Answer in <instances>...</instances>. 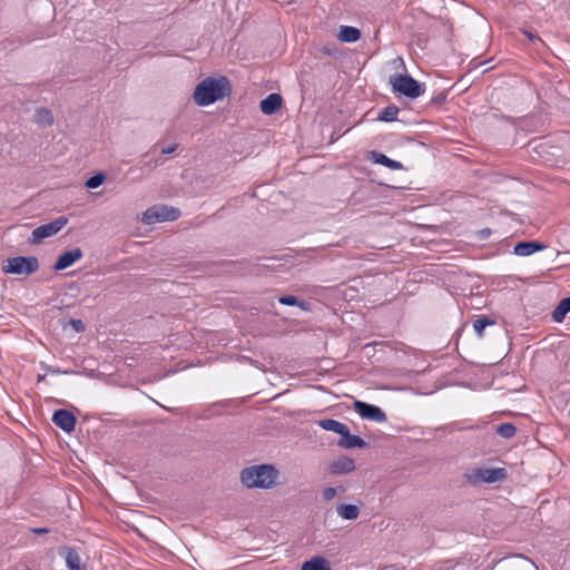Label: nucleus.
Returning <instances> with one entry per match:
<instances>
[{
	"mask_svg": "<svg viewBox=\"0 0 570 570\" xmlns=\"http://www.w3.org/2000/svg\"><path fill=\"white\" fill-rule=\"evenodd\" d=\"M230 86L226 77H208L199 82L194 91V99L198 106H208L229 95Z\"/></svg>",
	"mask_w": 570,
	"mask_h": 570,
	"instance_id": "1",
	"label": "nucleus"
},
{
	"mask_svg": "<svg viewBox=\"0 0 570 570\" xmlns=\"http://www.w3.org/2000/svg\"><path fill=\"white\" fill-rule=\"evenodd\" d=\"M279 472L271 464L245 468L240 472L242 483L249 489H272L276 487Z\"/></svg>",
	"mask_w": 570,
	"mask_h": 570,
	"instance_id": "2",
	"label": "nucleus"
},
{
	"mask_svg": "<svg viewBox=\"0 0 570 570\" xmlns=\"http://www.w3.org/2000/svg\"><path fill=\"white\" fill-rule=\"evenodd\" d=\"M464 476L472 484L495 483L507 478V471L504 468H473Z\"/></svg>",
	"mask_w": 570,
	"mask_h": 570,
	"instance_id": "3",
	"label": "nucleus"
},
{
	"mask_svg": "<svg viewBox=\"0 0 570 570\" xmlns=\"http://www.w3.org/2000/svg\"><path fill=\"white\" fill-rule=\"evenodd\" d=\"M390 83L393 92L401 94L411 99H415L424 92L422 86L414 78L407 75L391 76Z\"/></svg>",
	"mask_w": 570,
	"mask_h": 570,
	"instance_id": "4",
	"label": "nucleus"
},
{
	"mask_svg": "<svg viewBox=\"0 0 570 570\" xmlns=\"http://www.w3.org/2000/svg\"><path fill=\"white\" fill-rule=\"evenodd\" d=\"M180 216V210L167 205H155L142 214V223L151 225L159 222H173Z\"/></svg>",
	"mask_w": 570,
	"mask_h": 570,
	"instance_id": "5",
	"label": "nucleus"
},
{
	"mask_svg": "<svg viewBox=\"0 0 570 570\" xmlns=\"http://www.w3.org/2000/svg\"><path fill=\"white\" fill-rule=\"evenodd\" d=\"M39 262L37 257L16 256L8 258L7 265L3 266V272L7 274L30 275L38 271Z\"/></svg>",
	"mask_w": 570,
	"mask_h": 570,
	"instance_id": "6",
	"label": "nucleus"
},
{
	"mask_svg": "<svg viewBox=\"0 0 570 570\" xmlns=\"http://www.w3.org/2000/svg\"><path fill=\"white\" fill-rule=\"evenodd\" d=\"M68 223L67 217L59 216L58 218L49 222L47 224L40 225L32 230L31 237L29 242L31 244H39L45 238L51 237L60 232Z\"/></svg>",
	"mask_w": 570,
	"mask_h": 570,
	"instance_id": "7",
	"label": "nucleus"
},
{
	"mask_svg": "<svg viewBox=\"0 0 570 570\" xmlns=\"http://www.w3.org/2000/svg\"><path fill=\"white\" fill-rule=\"evenodd\" d=\"M354 409L360 414V416L365 420H371V421L382 423V422H385L387 419L384 411L381 407L373 405V404H367L362 401H356L354 403Z\"/></svg>",
	"mask_w": 570,
	"mask_h": 570,
	"instance_id": "8",
	"label": "nucleus"
},
{
	"mask_svg": "<svg viewBox=\"0 0 570 570\" xmlns=\"http://www.w3.org/2000/svg\"><path fill=\"white\" fill-rule=\"evenodd\" d=\"M52 422L62 431L70 433L75 429L76 417L68 410H57L52 415Z\"/></svg>",
	"mask_w": 570,
	"mask_h": 570,
	"instance_id": "9",
	"label": "nucleus"
},
{
	"mask_svg": "<svg viewBox=\"0 0 570 570\" xmlns=\"http://www.w3.org/2000/svg\"><path fill=\"white\" fill-rule=\"evenodd\" d=\"M82 255H83L82 250L78 247L67 250L58 257L57 262L53 265V268L56 271L66 269V268L70 267L71 265H73L79 259H81Z\"/></svg>",
	"mask_w": 570,
	"mask_h": 570,
	"instance_id": "10",
	"label": "nucleus"
},
{
	"mask_svg": "<svg viewBox=\"0 0 570 570\" xmlns=\"http://www.w3.org/2000/svg\"><path fill=\"white\" fill-rule=\"evenodd\" d=\"M546 245L539 242H521L513 247V254L517 256H530L535 252L543 250Z\"/></svg>",
	"mask_w": 570,
	"mask_h": 570,
	"instance_id": "11",
	"label": "nucleus"
},
{
	"mask_svg": "<svg viewBox=\"0 0 570 570\" xmlns=\"http://www.w3.org/2000/svg\"><path fill=\"white\" fill-rule=\"evenodd\" d=\"M355 469V462L347 456H341L330 464V472L333 474H346Z\"/></svg>",
	"mask_w": 570,
	"mask_h": 570,
	"instance_id": "12",
	"label": "nucleus"
},
{
	"mask_svg": "<svg viewBox=\"0 0 570 570\" xmlns=\"http://www.w3.org/2000/svg\"><path fill=\"white\" fill-rule=\"evenodd\" d=\"M338 445L344 449H362L366 445V442L360 436L351 434L346 426L345 432L341 434Z\"/></svg>",
	"mask_w": 570,
	"mask_h": 570,
	"instance_id": "13",
	"label": "nucleus"
},
{
	"mask_svg": "<svg viewBox=\"0 0 570 570\" xmlns=\"http://www.w3.org/2000/svg\"><path fill=\"white\" fill-rule=\"evenodd\" d=\"M61 554L65 557L66 566L69 570H86L76 549L66 547L62 549Z\"/></svg>",
	"mask_w": 570,
	"mask_h": 570,
	"instance_id": "14",
	"label": "nucleus"
},
{
	"mask_svg": "<svg viewBox=\"0 0 570 570\" xmlns=\"http://www.w3.org/2000/svg\"><path fill=\"white\" fill-rule=\"evenodd\" d=\"M282 97L278 94H271L261 101V110L264 115H273L282 106Z\"/></svg>",
	"mask_w": 570,
	"mask_h": 570,
	"instance_id": "15",
	"label": "nucleus"
},
{
	"mask_svg": "<svg viewBox=\"0 0 570 570\" xmlns=\"http://www.w3.org/2000/svg\"><path fill=\"white\" fill-rule=\"evenodd\" d=\"M336 513L344 520L353 521L360 515V507L356 504H338L336 507Z\"/></svg>",
	"mask_w": 570,
	"mask_h": 570,
	"instance_id": "16",
	"label": "nucleus"
},
{
	"mask_svg": "<svg viewBox=\"0 0 570 570\" xmlns=\"http://www.w3.org/2000/svg\"><path fill=\"white\" fill-rule=\"evenodd\" d=\"M371 159L375 164L383 165L386 168H390L392 170H399V169L403 168V165L400 161L391 159L386 155L377 153V151H372L371 153Z\"/></svg>",
	"mask_w": 570,
	"mask_h": 570,
	"instance_id": "17",
	"label": "nucleus"
},
{
	"mask_svg": "<svg viewBox=\"0 0 570 570\" xmlns=\"http://www.w3.org/2000/svg\"><path fill=\"white\" fill-rule=\"evenodd\" d=\"M361 38V31L351 26L341 27L338 39L343 42H355Z\"/></svg>",
	"mask_w": 570,
	"mask_h": 570,
	"instance_id": "18",
	"label": "nucleus"
},
{
	"mask_svg": "<svg viewBox=\"0 0 570 570\" xmlns=\"http://www.w3.org/2000/svg\"><path fill=\"white\" fill-rule=\"evenodd\" d=\"M570 312V297H566L559 302L552 312V320L561 323L566 315Z\"/></svg>",
	"mask_w": 570,
	"mask_h": 570,
	"instance_id": "19",
	"label": "nucleus"
},
{
	"mask_svg": "<svg viewBox=\"0 0 570 570\" xmlns=\"http://www.w3.org/2000/svg\"><path fill=\"white\" fill-rule=\"evenodd\" d=\"M301 570H331L328 561L323 557H314L302 564Z\"/></svg>",
	"mask_w": 570,
	"mask_h": 570,
	"instance_id": "20",
	"label": "nucleus"
},
{
	"mask_svg": "<svg viewBox=\"0 0 570 570\" xmlns=\"http://www.w3.org/2000/svg\"><path fill=\"white\" fill-rule=\"evenodd\" d=\"M35 121L41 127H48L53 122L52 112L45 107L37 108L35 111Z\"/></svg>",
	"mask_w": 570,
	"mask_h": 570,
	"instance_id": "21",
	"label": "nucleus"
},
{
	"mask_svg": "<svg viewBox=\"0 0 570 570\" xmlns=\"http://www.w3.org/2000/svg\"><path fill=\"white\" fill-rule=\"evenodd\" d=\"M318 426H321L325 431L334 432L338 435H341L343 432H345L346 425L340 421H336L334 419H324L318 421Z\"/></svg>",
	"mask_w": 570,
	"mask_h": 570,
	"instance_id": "22",
	"label": "nucleus"
},
{
	"mask_svg": "<svg viewBox=\"0 0 570 570\" xmlns=\"http://www.w3.org/2000/svg\"><path fill=\"white\" fill-rule=\"evenodd\" d=\"M399 111H400L399 108L394 105L386 106L379 114L377 120L384 121V122L394 121L397 118Z\"/></svg>",
	"mask_w": 570,
	"mask_h": 570,
	"instance_id": "23",
	"label": "nucleus"
},
{
	"mask_svg": "<svg viewBox=\"0 0 570 570\" xmlns=\"http://www.w3.org/2000/svg\"><path fill=\"white\" fill-rule=\"evenodd\" d=\"M515 432L517 429L511 423H502L497 428V433L504 439H511L514 436Z\"/></svg>",
	"mask_w": 570,
	"mask_h": 570,
	"instance_id": "24",
	"label": "nucleus"
},
{
	"mask_svg": "<svg viewBox=\"0 0 570 570\" xmlns=\"http://www.w3.org/2000/svg\"><path fill=\"white\" fill-rule=\"evenodd\" d=\"M494 321L490 320L489 317L482 316L473 322V328L476 332L478 336L483 335V331L487 326L493 325Z\"/></svg>",
	"mask_w": 570,
	"mask_h": 570,
	"instance_id": "25",
	"label": "nucleus"
},
{
	"mask_svg": "<svg viewBox=\"0 0 570 570\" xmlns=\"http://www.w3.org/2000/svg\"><path fill=\"white\" fill-rule=\"evenodd\" d=\"M105 178L106 176L104 174H96L86 181V186L90 189L98 188L105 181Z\"/></svg>",
	"mask_w": 570,
	"mask_h": 570,
	"instance_id": "26",
	"label": "nucleus"
},
{
	"mask_svg": "<svg viewBox=\"0 0 570 570\" xmlns=\"http://www.w3.org/2000/svg\"><path fill=\"white\" fill-rule=\"evenodd\" d=\"M278 302H279V304L286 305V306H296V304H298V299L292 295L281 296L278 298Z\"/></svg>",
	"mask_w": 570,
	"mask_h": 570,
	"instance_id": "27",
	"label": "nucleus"
},
{
	"mask_svg": "<svg viewBox=\"0 0 570 570\" xmlns=\"http://www.w3.org/2000/svg\"><path fill=\"white\" fill-rule=\"evenodd\" d=\"M163 163H164V160L160 158L149 159L144 164L142 168L150 171V170L155 169L156 167H158L159 165H163Z\"/></svg>",
	"mask_w": 570,
	"mask_h": 570,
	"instance_id": "28",
	"label": "nucleus"
},
{
	"mask_svg": "<svg viewBox=\"0 0 570 570\" xmlns=\"http://www.w3.org/2000/svg\"><path fill=\"white\" fill-rule=\"evenodd\" d=\"M322 495H323V499L325 501H331L334 499V497L336 495V489L335 488H332V487H327L323 490L322 492Z\"/></svg>",
	"mask_w": 570,
	"mask_h": 570,
	"instance_id": "29",
	"label": "nucleus"
},
{
	"mask_svg": "<svg viewBox=\"0 0 570 570\" xmlns=\"http://www.w3.org/2000/svg\"><path fill=\"white\" fill-rule=\"evenodd\" d=\"M178 148V144H171L168 147L161 149V155H170Z\"/></svg>",
	"mask_w": 570,
	"mask_h": 570,
	"instance_id": "30",
	"label": "nucleus"
},
{
	"mask_svg": "<svg viewBox=\"0 0 570 570\" xmlns=\"http://www.w3.org/2000/svg\"><path fill=\"white\" fill-rule=\"evenodd\" d=\"M490 235H491L490 228H483L478 232L479 239H481V240L487 239L488 237H490Z\"/></svg>",
	"mask_w": 570,
	"mask_h": 570,
	"instance_id": "31",
	"label": "nucleus"
},
{
	"mask_svg": "<svg viewBox=\"0 0 570 570\" xmlns=\"http://www.w3.org/2000/svg\"><path fill=\"white\" fill-rule=\"evenodd\" d=\"M71 323L77 332L83 331L85 326L80 320H73Z\"/></svg>",
	"mask_w": 570,
	"mask_h": 570,
	"instance_id": "32",
	"label": "nucleus"
},
{
	"mask_svg": "<svg viewBox=\"0 0 570 570\" xmlns=\"http://www.w3.org/2000/svg\"><path fill=\"white\" fill-rule=\"evenodd\" d=\"M30 531L36 534H46L49 532L48 528H31Z\"/></svg>",
	"mask_w": 570,
	"mask_h": 570,
	"instance_id": "33",
	"label": "nucleus"
},
{
	"mask_svg": "<svg viewBox=\"0 0 570 570\" xmlns=\"http://www.w3.org/2000/svg\"><path fill=\"white\" fill-rule=\"evenodd\" d=\"M296 306H298L303 311H308L309 309V304L307 302H304V301H298V304H296Z\"/></svg>",
	"mask_w": 570,
	"mask_h": 570,
	"instance_id": "34",
	"label": "nucleus"
}]
</instances>
